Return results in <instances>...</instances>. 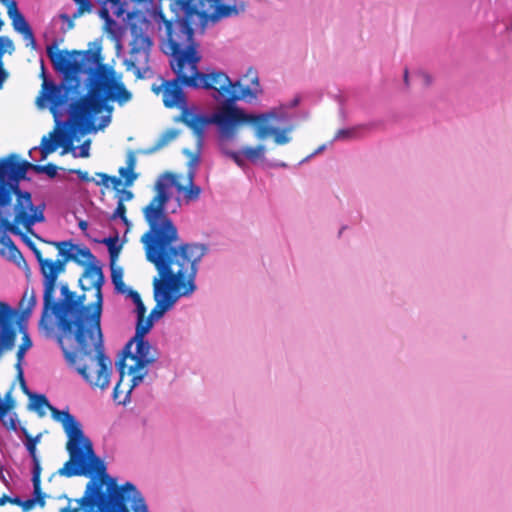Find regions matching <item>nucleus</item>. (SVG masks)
<instances>
[{
    "instance_id": "nucleus-37",
    "label": "nucleus",
    "mask_w": 512,
    "mask_h": 512,
    "mask_svg": "<svg viewBox=\"0 0 512 512\" xmlns=\"http://www.w3.org/2000/svg\"><path fill=\"white\" fill-rule=\"evenodd\" d=\"M69 172L72 174H76L78 178L83 182L93 181V178L89 176V173L87 171H83L81 169H70Z\"/></svg>"
},
{
    "instance_id": "nucleus-3",
    "label": "nucleus",
    "mask_w": 512,
    "mask_h": 512,
    "mask_svg": "<svg viewBox=\"0 0 512 512\" xmlns=\"http://www.w3.org/2000/svg\"><path fill=\"white\" fill-rule=\"evenodd\" d=\"M160 206L148 208L147 219L151 230L141 237L146 259L158 271L153 279V297L156 302L144 321H137L138 335H146L152 328L153 322L160 319L170 310L180 297L191 295L196 285L194 279L197 273V263L206 254L205 245L197 243H182L178 229L169 220L157 223Z\"/></svg>"
},
{
    "instance_id": "nucleus-30",
    "label": "nucleus",
    "mask_w": 512,
    "mask_h": 512,
    "mask_svg": "<svg viewBox=\"0 0 512 512\" xmlns=\"http://www.w3.org/2000/svg\"><path fill=\"white\" fill-rule=\"evenodd\" d=\"M126 211H127V209H126L125 204L122 203V201H118L117 207H116L114 213L112 214L111 219L120 218L124 224L128 225L129 220L126 216Z\"/></svg>"
},
{
    "instance_id": "nucleus-12",
    "label": "nucleus",
    "mask_w": 512,
    "mask_h": 512,
    "mask_svg": "<svg viewBox=\"0 0 512 512\" xmlns=\"http://www.w3.org/2000/svg\"><path fill=\"white\" fill-rule=\"evenodd\" d=\"M144 337L145 335H138V328H136L134 337L123 348V358L117 362L121 377H124L125 374V359L127 358L134 361V364L130 365L128 373L140 371L156 361L155 350Z\"/></svg>"
},
{
    "instance_id": "nucleus-42",
    "label": "nucleus",
    "mask_w": 512,
    "mask_h": 512,
    "mask_svg": "<svg viewBox=\"0 0 512 512\" xmlns=\"http://www.w3.org/2000/svg\"><path fill=\"white\" fill-rule=\"evenodd\" d=\"M18 369V378L20 380V386H21V389L22 391L29 397V394H32L27 385H26V382H25V379H24V376H23V371H22V368H17Z\"/></svg>"
},
{
    "instance_id": "nucleus-29",
    "label": "nucleus",
    "mask_w": 512,
    "mask_h": 512,
    "mask_svg": "<svg viewBox=\"0 0 512 512\" xmlns=\"http://www.w3.org/2000/svg\"><path fill=\"white\" fill-rule=\"evenodd\" d=\"M74 254H77V259H81L82 261H84L83 266H86L88 263H92V261L95 260V256L87 247L81 248L76 245V249H74Z\"/></svg>"
},
{
    "instance_id": "nucleus-34",
    "label": "nucleus",
    "mask_w": 512,
    "mask_h": 512,
    "mask_svg": "<svg viewBox=\"0 0 512 512\" xmlns=\"http://www.w3.org/2000/svg\"><path fill=\"white\" fill-rule=\"evenodd\" d=\"M131 509L134 512H149L147 505L145 504V500L139 491L136 494V498H134V503L131 505Z\"/></svg>"
},
{
    "instance_id": "nucleus-15",
    "label": "nucleus",
    "mask_w": 512,
    "mask_h": 512,
    "mask_svg": "<svg viewBox=\"0 0 512 512\" xmlns=\"http://www.w3.org/2000/svg\"><path fill=\"white\" fill-rule=\"evenodd\" d=\"M83 278L87 279L89 281V286L86 287L82 284V280H79L80 287L82 290H88L90 288H94L96 293L95 297L96 300L94 302V319L101 318L102 313V303H103V297H102V286L104 284V275L102 272V268L98 265H95L93 263H88L85 266V270L83 273Z\"/></svg>"
},
{
    "instance_id": "nucleus-44",
    "label": "nucleus",
    "mask_w": 512,
    "mask_h": 512,
    "mask_svg": "<svg viewBox=\"0 0 512 512\" xmlns=\"http://www.w3.org/2000/svg\"><path fill=\"white\" fill-rule=\"evenodd\" d=\"M96 176L101 178V181L96 182L97 185L108 186L109 179H110L109 175H107L106 173H103V172H97Z\"/></svg>"
},
{
    "instance_id": "nucleus-50",
    "label": "nucleus",
    "mask_w": 512,
    "mask_h": 512,
    "mask_svg": "<svg viewBox=\"0 0 512 512\" xmlns=\"http://www.w3.org/2000/svg\"><path fill=\"white\" fill-rule=\"evenodd\" d=\"M10 501H11V497L6 494H3L0 497V506H4L6 503H10Z\"/></svg>"
},
{
    "instance_id": "nucleus-53",
    "label": "nucleus",
    "mask_w": 512,
    "mask_h": 512,
    "mask_svg": "<svg viewBox=\"0 0 512 512\" xmlns=\"http://www.w3.org/2000/svg\"><path fill=\"white\" fill-rule=\"evenodd\" d=\"M421 76L423 78L425 85H429L431 83V78L429 75L423 73Z\"/></svg>"
},
{
    "instance_id": "nucleus-41",
    "label": "nucleus",
    "mask_w": 512,
    "mask_h": 512,
    "mask_svg": "<svg viewBox=\"0 0 512 512\" xmlns=\"http://www.w3.org/2000/svg\"><path fill=\"white\" fill-rule=\"evenodd\" d=\"M129 374L132 375V379H131L132 385H131L130 389H133L135 386H137L143 380L146 373H139V371H137V372H133V373H129ZM130 391L131 390H129V392Z\"/></svg>"
},
{
    "instance_id": "nucleus-23",
    "label": "nucleus",
    "mask_w": 512,
    "mask_h": 512,
    "mask_svg": "<svg viewBox=\"0 0 512 512\" xmlns=\"http://www.w3.org/2000/svg\"><path fill=\"white\" fill-rule=\"evenodd\" d=\"M33 489H34V500L40 505H45V494L41 490V471H33L32 475Z\"/></svg>"
},
{
    "instance_id": "nucleus-8",
    "label": "nucleus",
    "mask_w": 512,
    "mask_h": 512,
    "mask_svg": "<svg viewBox=\"0 0 512 512\" xmlns=\"http://www.w3.org/2000/svg\"><path fill=\"white\" fill-rule=\"evenodd\" d=\"M171 9L175 12V17L166 19L162 12L156 16L158 22H162L165 28V34L176 35L189 30L191 32L190 42L198 50V44L194 40L193 24L197 18L201 22L217 21L221 18L230 16L235 8L230 5L218 3L214 0H172Z\"/></svg>"
},
{
    "instance_id": "nucleus-43",
    "label": "nucleus",
    "mask_w": 512,
    "mask_h": 512,
    "mask_svg": "<svg viewBox=\"0 0 512 512\" xmlns=\"http://www.w3.org/2000/svg\"><path fill=\"white\" fill-rule=\"evenodd\" d=\"M36 503L37 502L34 499H27L25 501H22L21 507L24 512H27V511L31 510L35 506Z\"/></svg>"
},
{
    "instance_id": "nucleus-11",
    "label": "nucleus",
    "mask_w": 512,
    "mask_h": 512,
    "mask_svg": "<svg viewBox=\"0 0 512 512\" xmlns=\"http://www.w3.org/2000/svg\"><path fill=\"white\" fill-rule=\"evenodd\" d=\"M39 240L43 245L49 246L50 251H52V247L58 251L56 260H53L51 256H47L46 261L42 265V277L48 278L49 288L53 286L54 280H58V276L66 271V265L69 261H73L81 266L84 265V261L77 259V254H74L76 245L71 241H48L43 238H39Z\"/></svg>"
},
{
    "instance_id": "nucleus-1",
    "label": "nucleus",
    "mask_w": 512,
    "mask_h": 512,
    "mask_svg": "<svg viewBox=\"0 0 512 512\" xmlns=\"http://www.w3.org/2000/svg\"><path fill=\"white\" fill-rule=\"evenodd\" d=\"M100 44L93 43L87 50H59L57 45L46 49L53 68L63 75L61 85L48 81L42 67V90L37 103L43 107V101L50 103V111L57 116V109L65 106L70 99L80 94L84 81L87 93L70 104V120L75 128L83 133L103 129L110 122L113 107L109 101L120 105L128 102L132 94L126 89L113 67L103 63Z\"/></svg>"
},
{
    "instance_id": "nucleus-49",
    "label": "nucleus",
    "mask_w": 512,
    "mask_h": 512,
    "mask_svg": "<svg viewBox=\"0 0 512 512\" xmlns=\"http://www.w3.org/2000/svg\"><path fill=\"white\" fill-rule=\"evenodd\" d=\"M68 151H75V148L72 146V139L69 138L67 144L64 146V150L62 153H66Z\"/></svg>"
},
{
    "instance_id": "nucleus-7",
    "label": "nucleus",
    "mask_w": 512,
    "mask_h": 512,
    "mask_svg": "<svg viewBox=\"0 0 512 512\" xmlns=\"http://www.w3.org/2000/svg\"><path fill=\"white\" fill-rule=\"evenodd\" d=\"M29 408L35 410L40 417L46 414L45 408L51 411L54 420L61 422L68 437L66 449L69 460L65 462L58 474L65 477L89 475L93 472L103 474L104 462L98 458L93 450L92 442L83 434L81 424L68 411H60L50 405L43 394H29Z\"/></svg>"
},
{
    "instance_id": "nucleus-22",
    "label": "nucleus",
    "mask_w": 512,
    "mask_h": 512,
    "mask_svg": "<svg viewBox=\"0 0 512 512\" xmlns=\"http://www.w3.org/2000/svg\"><path fill=\"white\" fill-rule=\"evenodd\" d=\"M41 435H37L36 437H32L31 435L26 434V443L25 446L29 452L30 457L32 458L33 462V471H42L40 460L37 456L36 446L37 443L40 440Z\"/></svg>"
},
{
    "instance_id": "nucleus-47",
    "label": "nucleus",
    "mask_w": 512,
    "mask_h": 512,
    "mask_svg": "<svg viewBox=\"0 0 512 512\" xmlns=\"http://www.w3.org/2000/svg\"><path fill=\"white\" fill-rule=\"evenodd\" d=\"M109 182L112 183L114 189H118V187L122 184L121 179L115 176H110Z\"/></svg>"
},
{
    "instance_id": "nucleus-18",
    "label": "nucleus",
    "mask_w": 512,
    "mask_h": 512,
    "mask_svg": "<svg viewBox=\"0 0 512 512\" xmlns=\"http://www.w3.org/2000/svg\"><path fill=\"white\" fill-rule=\"evenodd\" d=\"M15 50L13 41L8 36H0V89L9 77V72L4 67L3 56L12 54Z\"/></svg>"
},
{
    "instance_id": "nucleus-17",
    "label": "nucleus",
    "mask_w": 512,
    "mask_h": 512,
    "mask_svg": "<svg viewBox=\"0 0 512 512\" xmlns=\"http://www.w3.org/2000/svg\"><path fill=\"white\" fill-rule=\"evenodd\" d=\"M267 115V119L263 121H259L256 123H252L255 125V136L258 139H265L266 137L272 135L274 137V142L277 145H284L290 142L291 138L288 136V133L293 130L292 126L286 127L284 129L274 128L272 126L267 125V123L276 118L275 112H266L262 114H258L257 116Z\"/></svg>"
},
{
    "instance_id": "nucleus-36",
    "label": "nucleus",
    "mask_w": 512,
    "mask_h": 512,
    "mask_svg": "<svg viewBox=\"0 0 512 512\" xmlns=\"http://www.w3.org/2000/svg\"><path fill=\"white\" fill-rule=\"evenodd\" d=\"M0 404L3 405L4 407L7 406V409L5 408V411H0V417L3 418L7 414V412L14 407V400L11 398L10 393L6 394L5 401H2L0 399Z\"/></svg>"
},
{
    "instance_id": "nucleus-20",
    "label": "nucleus",
    "mask_w": 512,
    "mask_h": 512,
    "mask_svg": "<svg viewBox=\"0 0 512 512\" xmlns=\"http://www.w3.org/2000/svg\"><path fill=\"white\" fill-rule=\"evenodd\" d=\"M37 303L36 295L33 290H26L19 302V310L22 318H27L31 315Z\"/></svg>"
},
{
    "instance_id": "nucleus-48",
    "label": "nucleus",
    "mask_w": 512,
    "mask_h": 512,
    "mask_svg": "<svg viewBox=\"0 0 512 512\" xmlns=\"http://www.w3.org/2000/svg\"><path fill=\"white\" fill-rule=\"evenodd\" d=\"M351 134V131L349 130H339L336 134V138H345L348 137Z\"/></svg>"
},
{
    "instance_id": "nucleus-52",
    "label": "nucleus",
    "mask_w": 512,
    "mask_h": 512,
    "mask_svg": "<svg viewBox=\"0 0 512 512\" xmlns=\"http://www.w3.org/2000/svg\"><path fill=\"white\" fill-rule=\"evenodd\" d=\"M10 504L21 506L22 500L19 497H11Z\"/></svg>"
},
{
    "instance_id": "nucleus-13",
    "label": "nucleus",
    "mask_w": 512,
    "mask_h": 512,
    "mask_svg": "<svg viewBox=\"0 0 512 512\" xmlns=\"http://www.w3.org/2000/svg\"><path fill=\"white\" fill-rule=\"evenodd\" d=\"M98 473L93 472L88 476ZM100 478L93 477L86 485L84 495L76 500H69L67 506L60 509V512H79L83 509L85 512H92L95 506L100 505V510L107 505V499L104 498L108 495V482L106 483V489L103 490L104 477H107L106 471L103 474H99Z\"/></svg>"
},
{
    "instance_id": "nucleus-14",
    "label": "nucleus",
    "mask_w": 512,
    "mask_h": 512,
    "mask_svg": "<svg viewBox=\"0 0 512 512\" xmlns=\"http://www.w3.org/2000/svg\"><path fill=\"white\" fill-rule=\"evenodd\" d=\"M0 2L7 8V14L11 20L13 29L23 36L27 47L35 50L37 43L33 30L23 14L19 11L17 2L15 0H0Z\"/></svg>"
},
{
    "instance_id": "nucleus-25",
    "label": "nucleus",
    "mask_w": 512,
    "mask_h": 512,
    "mask_svg": "<svg viewBox=\"0 0 512 512\" xmlns=\"http://www.w3.org/2000/svg\"><path fill=\"white\" fill-rule=\"evenodd\" d=\"M31 347H32V341H31L29 335L26 332H24L23 336H22V342H21L20 346L18 347L17 354H16V357H17L16 368H21V362L24 359V355H25L26 351L29 350Z\"/></svg>"
},
{
    "instance_id": "nucleus-28",
    "label": "nucleus",
    "mask_w": 512,
    "mask_h": 512,
    "mask_svg": "<svg viewBox=\"0 0 512 512\" xmlns=\"http://www.w3.org/2000/svg\"><path fill=\"white\" fill-rule=\"evenodd\" d=\"M111 280H112V283L115 286V289L118 292H120V293H125L126 292V286H125L124 281H123L122 269H120V268L119 269L112 268Z\"/></svg>"
},
{
    "instance_id": "nucleus-39",
    "label": "nucleus",
    "mask_w": 512,
    "mask_h": 512,
    "mask_svg": "<svg viewBox=\"0 0 512 512\" xmlns=\"http://www.w3.org/2000/svg\"><path fill=\"white\" fill-rule=\"evenodd\" d=\"M136 163H137V159H136L135 153L133 151H129L127 154V157H126V164H127L126 167L128 169H130L131 171H134V169L136 167Z\"/></svg>"
},
{
    "instance_id": "nucleus-2",
    "label": "nucleus",
    "mask_w": 512,
    "mask_h": 512,
    "mask_svg": "<svg viewBox=\"0 0 512 512\" xmlns=\"http://www.w3.org/2000/svg\"><path fill=\"white\" fill-rule=\"evenodd\" d=\"M43 309L39 329L45 337L54 336L52 315L56 317V340L67 365L93 388L105 390L110 384L112 362L105 354L101 318L94 319V303L85 305V294L77 295L67 283L60 286L61 300H55L57 280L48 287L43 278Z\"/></svg>"
},
{
    "instance_id": "nucleus-31",
    "label": "nucleus",
    "mask_w": 512,
    "mask_h": 512,
    "mask_svg": "<svg viewBox=\"0 0 512 512\" xmlns=\"http://www.w3.org/2000/svg\"><path fill=\"white\" fill-rule=\"evenodd\" d=\"M178 136V131L175 129L167 130L158 140L156 144V148H161L164 145L168 144L170 141L174 140Z\"/></svg>"
},
{
    "instance_id": "nucleus-54",
    "label": "nucleus",
    "mask_w": 512,
    "mask_h": 512,
    "mask_svg": "<svg viewBox=\"0 0 512 512\" xmlns=\"http://www.w3.org/2000/svg\"><path fill=\"white\" fill-rule=\"evenodd\" d=\"M87 227H88V224H87V222H86V221H80V222H79V228H80L81 230H86V229H87Z\"/></svg>"
},
{
    "instance_id": "nucleus-51",
    "label": "nucleus",
    "mask_w": 512,
    "mask_h": 512,
    "mask_svg": "<svg viewBox=\"0 0 512 512\" xmlns=\"http://www.w3.org/2000/svg\"><path fill=\"white\" fill-rule=\"evenodd\" d=\"M4 424H5L9 429H12V430H15V429H16V423H15V420H14V419H12V418L9 420V423L4 422Z\"/></svg>"
},
{
    "instance_id": "nucleus-16",
    "label": "nucleus",
    "mask_w": 512,
    "mask_h": 512,
    "mask_svg": "<svg viewBox=\"0 0 512 512\" xmlns=\"http://www.w3.org/2000/svg\"><path fill=\"white\" fill-rule=\"evenodd\" d=\"M131 63L132 65L146 64L153 45L151 38L136 25L131 26Z\"/></svg>"
},
{
    "instance_id": "nucleus-46",
    "label": "nucleus",
    "mask_w": 512,
    "mask_h": 512,
    "mask_svg": "<svg viewBox=\"0 0 512 512\" xmlns=\"http://www.w3.org/2000/svg\"><path fill=\"white\" fill-rule=\"evenodd\" d=\"M122 379L123 377L120 376V380L119 382L115 385L114 389H113V398L115 401H118L119 403H122L121 400H119V395H120V385H121V382H122Z\"/></svg>"
},
{
    "instance_id": "nucleus-45",
    "label": "nucleus",
    "mask_w": 512,
    "mask_h": 512,
    "mask_svg": "<svg viewBox=\"0 0 512 512\" xmlns=\"http://www.w3.org/2000/svg\"><path fill=\"white\" fill-rule=\"evenodd\" d=\"M120 193L121 195L119 196L118 201H122V203L125 201H130L133 198V193L129 190H122Z\"/></svg>"
},
{
    "instance_id": "nucleus-19",
    "label": "nucleus",
    "mask_w": 512,
    "mask_h": 512,
    "mask_svg": "<svg viewBox=\"0 0 512 512\" xmlns=\"http://www.w3.org/2000/svg\"><path fill=\"white\" fill-rule=\"evenodd\" d=\"M101 5L99 16L102 19H109L110 14L120 17L124 13L121 0H95Z\"/></svg>"
},
{
    "instance_id": "nucleus-38",
    "label": "nucleus",
    "mask_w": 512,
    "mask_h": 512,
    "mask_svg": "<svg viewBox=\"0 0 512 512\" xmlns=\"http://www.w3.org/2000/svg\"><path fill=\"white\" fill-rule=\"evenodd\" d=\"M89 150H90V140L84 141V143L80 146V151L78 154V157L81 158H87L89 157ZM74 157H77V155L74 153Z\"/></svg>"
},
{
    "instance_id": "nucleus-5",
    "label": "nucleus",
    "mask_w": 512,
    "mask_h": 512,
    "mask_svg": "<svg viewBox=\"0 0 512 512\" xmlns=\"http://www.w3.org/2000/svg\"><path fill=\"white\" fill-rule=\"evenodd\" d=\"M29 170L45 173L48 177L54 178L57 175L58 167L53 163L36 165L22 160L16 153H10L0 158V207L12 204L13 198L16 199L15 222L8 224L7 218H4V223L13 232H18L16 226L19 223L29 228L31 225L45 221L44 204L33 205L31 193L20 188V183L27 179L26 175Z\"/></svg>"
},
{
    "instance_id": "nucleus-56",
    "label": "nucleus",
    "mask_w": 512,
    "mask_h": 512,
    "mask_svg": "<svg viewBox=\"0 0 512 512\" xmlns=\"http://www.w3.org/2000/svg\"><path fill=\"white\" fill-rule=\"evenodd\" d=\"M3 26H4V21L0 19V30L2 29Z\"/></svg>"
},
{
    "instance_id": "nucleus-55",
    "label": "nucleus",
    "mask_w": 512,
    "mask_h": 512,
    "mask_svg": "<svg viewBox=\"0 0 512 512\" xmlns=\"http://www.w3.org/2000/svg\"><path fill=\"white\" fill-rule=\"evenodd\" d=\"M404 81L406 84H408V70L407 69L404 71Z\"/></svg>"
},
{
    "instance_id": "nucleus-26",
    "label": "nucleus",
    "mask_w": 512,
    "mask_h": 512,
    "mask_svg": "<svg viewBox=\"0 0 512 512\" xmlns=\"http://www.w3.org/2000/svg\"><path fill=\"white\" fill-rule=\"evenodd\" d=\"M103 243L107 245L111 261L114 262L118 258L122 248V245L118 244V237L106 238L103 240Z\"/></svg>"
},
{
    "instance_id": "nucleus-32",
    "label": "nucleus",
    "mask_w": 512,
    "mask_h": 512,
    "mask_svg": "<svg viewBox=\"0 0 512 512\" xmlns=\"http://www.w3.org/2000/svg\"><path fill=\"white\" fill-rule=\"evenodd\" d=\"M118 172L120 176L125 179V186H131L138 176L134 171H131L127 167L119 168Z\"/></svg>"
},
{
    "instance_id": "nucleus-4",
    "label": "nucleus",
    "mask_w": 512,
    "mask_h": 512,
    "mask_svg": "<svg viewBox=\"0 0 512 512\" xmlns=\"http://www.w3.org/2000/svg\"><path fill=\"white\" fill-rule=\"evenodd\" d=\"M191 32L180 33L179 36L165 34L162 44L163 52L169 56V65L175 74L172 80H163L161 85L153 86L156 94H162L163 104L166 108H180L181 111L187 107L186 95L182 87L213 89L219 95H225V86L228 84V75L222 71L209 73L200 72L198 64L201 57L198 50L190 42Z\"/></svg>"
},
{
    "instance_id": "nucleus-21",
    "label": "nucleus",
    "mask_w": 512,
    "mask_h": 512,
    "mask_svg": "<svg viewBox=\"0 0 512 512\" xmlns=\"http://www.w3.org/2000/svg\"><path fill=\"white\" fill-rule=\"evenodd\" d=\"M59 137L55 132L50 133V137L44 136L41 140L40 152L42 159H45L49 154L56 151L58 146L60 145Z\"/></svg>"
},
{
    "instance_id": "nucleus-10",
    "label": "nucleus",
    "mask_w": 512,
    "mask_h": 512,
    "mask_svg": "<svg viewBox=\"0 0 512 512\" xmlns=\"http://www.w3.org/2000/svg\"><path fill=\"white\" fill-rule=\"evenodd\" d=\"M194 176L195 173L192 169H190L187 173V186L182 185L178 181V176L171 172L164 173L161 178L155 184V195L149 202V204L143 208V215L145 221L147 222L149 229L151 230V224L147 219V211L150 206L157 207L160 206V215L159 219L156 221L157 223L164 222V220H169L174 226L173 221L168 217L165 212V206L170 200V196L168 193L169 186H174L178 192L184 193V199L187 202L195 201L199 198L201 194V188L194 184Z\"/></svg>"
},
{
    "instance_id": "nucleus-35",
    "label": "nucleus",
    "mask_w": 512,
    "mask_h": 512,
    "mask_svg": "<svg viewBox=\"0 0 512 512\" xmlns=\"http://www.w3.org/2000/svg\"><path fill=\"white\" fill-rule=\"evenodd\" d=\"M221 133H222L221 142H220L221 151L223 154H225L227 156V152H234L233 150H230L228 147L229 142L232 140L234 134L232 136H227L224 132H221Z\"/></svg>"
},
{
    "instance_id": "nucleus-33",
    "label": "nucleus",
    "mask_w": 512,
    "mask_h": 512,
    "mask_svg": "<svg viewBox=\"0 0 512 512\" xmlns=\"http://www.w3.org/2000/svg\"><path fill=\"white\" fill-rule=\"evenodd\" d=\"M78 6L77 12L74 17L83 15L84 13L92 12V3L90 0H74Z\"/></svg>"
},
{
    "instance_id": "nucleus-24",
    "label": "nucleus",
    "mask_w": 512,
    "mask_h": 512,
    "mask_svg": "<svg viewBox=\"0 0 512 512\" xmlns=\"http://www.w3.org/2000/svg\"><path fill=\"white\" fill-rule=\"evenodd\" d=\"M128 296L136 305L137 321H139V323L143 322L146 314V307L141 299L140 294L135 290H129Z\"/></svg>"
},
{
    "instance_id": "nucleus-9",
    "label": "nucleus",
    "mask_w": 512,
    "mask_h": 512,
    "mask_svg": "<svg viewBox=\"0 0 512 512\" xmlns=\"http://www.w3.org/2000/svg\"><path fill=\"white\" fill-rule=\"evenodd\" d=\"M11 204H8L6 206L0 207V244L3 246V248H6L8 250L7 257L9 260L19 263V261H24L23 256L20 252V250L17 248L15 243L12 241V239L7 234L8 232L18 235L21 237L22 241L32 250L34 253L37 262L39 264L40 273L42 274V265L43 262L46 261L47 256H52V251L49 250V246H43L42 248H39L36 246V244L21 231L20 227H23V229L27 233H31L33 236H35L39 240V236L36 235L33 232V226L27 228L24 224L19 223L17 224L16 228L18 232H13L8 228V225L4 223V218H7L8 224L14 223L16 219V210L15 205L13 206V219H11L12 213H11ZM0 253L4 255V249L0 250Z\"/></svg>"
},
{
    "instance_id": "nucleus-27",
    "label": "nucleus",
    "mask_w": 512,
    "mask_h": 512,
    "mask_svg": "<svg viewBox=\"0 0 512 512\" xmlns=\"http://www.w3.org/2000/svg\"><path fill=\"white\" fill-rule=\"evenodd\" d=\"M265 147L263 145H257L256 147H245L242 150V154L250 161H256L263 157Z\"/></svg>"
},
{
    "instance_id": "nucleus-6",
    "label": "nucleus",
    "mask_w": 512,
    "mask_h": 512,
    "mask_svg": "<svg viewBox=\"0 0 512 512\" xmlns=\"http://www.w3.org/2000/svg\"><path fill=\"white\" fill-rule=\"evenodd\" d=\"M224 86L227 92L224 93L225 95H219L224 103L212 117L195 114L187 107L181 111L179 120L193 131L199 141L203 138L206 126L211 123L217 124L221 132H224L227 136H232L235 134L237 125L256 123L267 119V115L253 116V114H246L234 105L238 100L254 99L261 93L259 78L255 70L250 68L241 79L235 82H232L228 77V84Z\"/></svg>"
},
{
    "instance_id": "nucleus-40",
    "label": "nucleus",
    "mask_w": 512,
    "mask_h": 512,
    "mask_svg": "<svg viewBox=\"0 0 512 512\" xmlns=\"http://www.w3.org/2000/svg\"><path fill=\"white\" fill-rule=\"evenodd\" d=\"M242 152H227V156L230 157L238 166L242 167L244 165V160L241 156Z\"/></svg>"
}]
</instances>
